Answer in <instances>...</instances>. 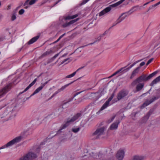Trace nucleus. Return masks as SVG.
<instances>
[{
	"label": "nucleus",
	"instance_id": "nucleus-1",
	"mask_svg": "<svg viewBox=\"0 0 160 160\" xmlns=\"http://www.w3.org/2000/svg\"><path fill=\"white\" fill-rule=\"evenodd\" d=\"M104 156V155L101 152H100L98 153H95L93 152H91L89 154L87 153L86 154H85L83 156L82 158L84 159H92V158L98 159H101Z\"/></svg>",
	"mask_w": 160,
	"mask_h": 160
},
{
	"label": "nucleus",
	"instance_id": "nucleus-2",
	"mask_svg": "<svg viewBox=\"0 0 160 160\" xmlns=\"http://www.w3.org/2000/svg\"><path fill=\"white\" fill-rule=\"evenodd\" d=\"M105 128L102 127L97 128L92 135V139H98L102 138V136L105 134Z\"/></svg>",
	"mask_w": 160,
	"mask_h": 160
},
{
	"label": "nucleus",
	"instance_id": "nucleus-3",
	"mask_svg": "<svg viewBox=\"0 0 160 160\" xmlns=\"http://www.w3.org/2000/svg\"><path fill=\"white\" fill-rule=\"evenodd\" d=\"M81 113H78L75 115L73 117L69 120H68L67 122L64 124H62L61 127L60 129L58 131V133L61 131L62 129L66 128L71 123L78 119L81 116Z\"/></svg>",
	"mask_w": 160,
	"mask_h": 160
},
{
	"label": "nucleus",
	"instance_id": "nucleus-4",
	"mask_svg": "<svg viewBox=\"0 0 160 160\" xmlns=\"http://www.w3.org/2000/svg\"><path fill=\"white\" fill-rule=\"evenodd\" d=\"M22 138V137L21 136L16 137L8 142L6 144L1 147L0 148V149L8 148L12 146L13 145L21 141Z\"/></svg>",
	"mask_w": 160,
	"mask_h": 160
},
{
	"label": "nucleus",
	"instance_id": "nucleus-5",
	"mask_svg": "<svg viewBox=\"0 0 160 160\" xmlns=\"http://www.w3.org/2000/svg\"><path fill=\"white\" fill-rule=\"evenodd\" d=\"M22 138V137L21 136L16 137L8 142L6 144L1 147L0 148V149L8 148L12 146L13 145L21 141Z\"/></svg>",
	"mask_w": 160,
	"mask_h": 160
},
{
	"label": "nucleus",
	"instance_id": "nucleus-6",
	"mask_svg": "<svg viewBox=\"0 0 160 160\" xmlns=\"http://www.w3.org/2000/svg\"><path fill=\"white\" fill-rule=\"evenodd\" d=\"M12 88V83H10L0 89V98L3 97Z\"/></svg>",
	"mask_w": 160,
	"mask_h": 160
},
{
	"label": "nucleus",
	"instance_id": "nucleus-7",
	"mask_svg": "<svg viewBox=\"0 0 160 160\" xmlns=\"http://www.w3.org/2000/svg\"><path fill=\"white\" fill-rule=\"evenodd\" d=\"M37 157L36 154L32 152H29L27 154L21 157L20 160H32Z\"/></svg>",
	"mask_w": 160,
	"mask_h": 160
},
{
	"label": "nucleus",
	"instance_id": "nucleus-8",
	"mask_svg": "<svg viewBox=\"0 0 160 160\" xmlns=\"http://www.w3.org/2000/svg\"><path fill=\"white\" fill-rule=\"evenodd\" d=\"M125 153V150L124 149H119L116 154V158L118 160H122L124 157Z\"/></svg>",
	"mask_w": 160,
	"mask_h": 160
},
{
	"label": "nucleus",
	"instance_id": "nucleus-9",
	"mask_svg": "<svg viewBox=\"0 0 160 160\" xmlns=\"http://www.w3.org/2000/svg\"><path fill=\"white\" fill-rule=\"evenodd\" d=\"M131 11V10L129 12L122 14L117 19L115 23L113 25L112 27L115 26L116 25L121 22L122 21L124 20L126 17H127L128 15V13Z\"/></svg>",
	"mask_w": 160,
	"mask_h": 160
},
{
	"label": "nucleus",
	"instance_id": "nucleus-10",
	"mask_svg": "<svg viewBox=\"0 0 160 160\" xmlns=\"http://www.w3.org/2000/svg\"><path fill=\"white\" fill-rule=\"evenodd\" d=\"M128 93V91L126 90H122L120 91L117 95V98L118 100L123 98L124 97L127 96Z\"/></svg>",
	"mask_w": 160,
	"mask_h": 160
},
{
	"label": "nucleus",
	"instance_id": "nucleus-11",
	"mask_svg": "<svg viewBox=\"0 0 160 160\" xmlns=\"http://www.w3.org/2000/svg\"><path fill=\"white\" fill-rule=\"evenodd\" d=\"M112 99L111 98H109L108 100L102 106L99 110L97 112V114H99L100 113L101 111L107 108L109 106V102Z\"/></svg>",
	"mask_w": 160,
	"mask_h": 160
},
{
	"label": "nucleus",
	"instance_id": "nucleus-12",
	"mask_svg": "<svg viewBox=\"0 0 160 160\" xmlns=\"http://www.w3.org/2000/svg\"><path fill=\"white\" fill-rule=\"evenodd\" d=\"M146 158V157L143 155H136L133 156L131 160H145Z\"/></svg>",
	"mask_w": 160,
	"mask_h": 160
},
{
	"label": "nucleus",
	"instance_id": "nucleus-13",
	"mask_svg": "<svg viewBox=\"0 0 160 160\" xmlns=\"http://www.w3.org/2000/svg\"><path fill=\"white\" fill-rule=\"evenodd\" d=\"M48 82V81L45 82L44 83H42L41 85L38 88L33 92V93L31 95L30 97H31L35 94L38 93L45 86V85Z\"/></svg>",
	"mask_w": 160,
	"mask_h": 160
},
{
	"label": "nucleus",
	"instance_id": "nucleus-14",
	"mask_svg": "<svg viewBox=\"0 0 160 160\" xmlns=\"http://www.w3.org/2000/svg\"><path fill=\"white\" fill-rule=\"evenodd\" d=\"M157 98L156 97H154L151 99L150 101L148 100L145 102L142 105V106H141V108H143L149 105L151 103L154 101L155 100H156Z\"/></svg>",
	"mask_w": 160,
	"mask_h": 160
},
{
	"label": "nucleus",
	"instance_id": "nucleus-15",
	"mask_svg": "<svg viewBox=\"0 0 160 160\" xmlns=\"http://www.w3.org/2000/svg\"><path fill=\"white\" fill-rule=\"evenodd\" d=\"M111 8L110 7H107L99 12V16L101 17L104 15L109 12Z\"/></svg>",
	"mask_w": 160,
	"mask_h": 160
},
{
	"label": "nucleus",
	"instance_id": "nucleus-16",
	"mask_svg": "<svg viewBox=\"0 0 160 160\" xmlns=\"http://www.w3.org/2000/svg\"><path fill=\"white\" fill-rule=\"evenodd\" d=\"M120 122L119 120L113 123L110 126V128L111 130H113L117 128L118 125Z\"/></svg>",
	"mask_w": 160,
	"mask_h": 160
},
{
	"label": "nucleus",
	"instance_id": "nucleus-17",
	"mask_svg": "<svg viewBox=\"0 0 160 160\" xmlns=\"http://www.w3.org/2000/svg\"><path fill=\"white\" fill-rule=\"evenodd\" d=\"M79 20L78 18H76V19L71 20L68 22H66L62 26L63 27H66L74 23Z\"/></svg>",
	"mask_w": 160,
	"mask_h": 160
},
{
	"label": "nucleus",
	"instance_id": "nucleus-18",
	"mask_svg": "<svg viewBox=\"0 0 160 160\" xmlns=\"http://www.w3.org/2000/svg\"><path fill=\"white\" fill-rule=\"evenodd\" d=\"M140 68V67H137L133 71L130 78V79H132L138 73Z\"/></svg>",
	"mask_w": 160,
	"mask_h": 160
},
{
	"label": "nucleus",
	"instance_id": "nucleus-19",
	"mask_svg": "<svg viewBox=\"0 0 160 160\" xmlns=\"http://www.w3.org/2000/svg\"><path fill=\"white\" fill-rule=\"evenodd\" d=\"M37 80V79L35 78L34 79V80L24 90V91H23L22 92H20V94H22L24 92H26L27 91L29 88H30L32 86H33L36 82Z\"/></svg>",
	"mask_w": 160,
	"mask_h": 160
},
{
	"label": "nucleus",
	"instance_id": "nucleus-20",
	"mask_svg": "<svg viewBox=\"0 0 160 160\" xmlns=\"http://www.w3.org/2000/svg\"><path fill=\"white\" fill-rule=\"evenodd\" d=\"M137 79L139 82L142 81H147V76L144 75H142Z\"/></svg>",
	"mask_w": 160,
	"mask_h": 160
},
{
	"label": "nucleus",
	"instance_id": "nucleus-21",
	"mask_svg": "<svg viewBox=\"0 0 160 160\" xmlns=\"http://www.w3.org/2000/svg\"><path fill=\"white\" fill-rule=\"evenodd\" d=\"M39 38V36H36L31 39L28 42L29 45L32 44L35 42Z\"/></svg>",
	"mask_w": 160,
	"mask_h": 160
},
{
	"label": "nucleus",
	"instance_id": "nucleus-22",
	"mask_svg": "<svg viewBox=\"0 0 160 160\" xmlns=\"http://www.w3.org/2000/svg\"><path fill=\"white\" fill-rule=\"evenodd\" d=\"M125 0H121L120 1L118 2L114 3L113 4H112L111 5H110L108 7H110V8H111V10L112 9V8L113 7H117L119 5H120L121 4L122 2H123Z\"/></svg>",
	"mask_w": 160,
	"mask_h": 160
},
{
	"label": "nucleus",
	"instance_id": "nucleus-23",
	"mask_svg": "<svg viewBox=\"0 0 160 160\" xmlns=\"http://www.w3.org/2000/svg\"><path fill=\"white\" fill-rule=\"evenodd\" d=\"M160 81V75L154 79L151 83L150 86H153Z\"/></svg>",
	"mask_w": 160,
	"mask_h": 160
},
{
	"label": "nucleus",
	"instance_id": "nucleus-24",
	"mask_svg": "<svg viewBox=\"0 0 160 160\" xmlns=\"http://www.w3.org/2000/svg\"><path fill=\"white\" fill-rule=\"evenodd\" d=\"M83 68V67H82L81 68H79L75 72H73L72 74H71L70 75H68L67 76H66V78H71L72 77H73L76 74L77 72L79 70L81 69L82 68Z\"/></svg>",
	"mask_w": 160,
	"mask_h": 160
},
{
	"label": "nucleus",
	"instance_id": "nucleus-25",
	"mask_svg": "<svg viewBox=\"0 0 160 160\" xmlns=\"http://www.w3.org/2000/svg\"><path fill=\"white\" fill-rule=\"evenodd\" d=\"M136 64V63L135 62H134L129 67L126 68V67H123V71H124V72H125L129 71L130 69H131L132 68L133 66H134Z\"/></svg>",
	"mask_w": 160,
	"mask_h": 160
},
{
	"label": "nucleus",
	"instance_id": "nucleus-26",
	"mask_svg": "<svg viewBox=\"0 0 160 160\" xmlns=\"http://www.w3.org/2000/svg\"><path fill=\"white\" fill-rule=\"evenodd\" d=\"M144 84L139 83L137 85L136 87V90L137 91H139L141 90L143 87Z\"/></svg>",
	"mask_w": 160,
	"mask_h": 160
},
{
	"label": "nucleus",
	"instance_id": "nucleus-27",
	"mask_svg": "<svg viewBox=\"0 0 160 160\" xmlns=\"http://www.w3.org/2000/svg\"><path fill=\"white\" fill-rule=\"evenodd\" d=\"M78 16V15L77 14H76L72 16H68L65 17V20L73 19L77 18Z\"/></svg>",
	"mask_w": 160,
	"mask_h": 160
},
{
	"label": "nucleus",
	"instance_id": "nucleus-28",
	"mask_svg": "<svg viewBox=\"0 0 160 160\" xmlns=\"http://www.w3.org/2000/svg\"><path fill=\"white\" fill-rule=\"evenodd\" d=\"M72 83H73V82H72L69 83H68V84H66L64 86H63L61 88L59 89L60 91H62L64 90L66 87H67L69 85H70L71 84H72Z\"/></svg>",
	"mask_w": 160,
	"mask_h": 160
},
{
	"label": "nucleus",
	"instance_id": "nucleus-29",
	"mask_svg": "<svg viewBox=\"0 0 160 160\" xmlns=\"http://www.w3.org/2000/svg\"><path fill=\"white\" fill-rule=\"evenodd\" d=\"M123 69H124V68H120V69H119V70H118L115 73H114L111 76V77H112V76H115V75L116 74H117L118 73H119V72H123V73H124V71H123Z\"/></svg>",
	"mask_w": 160,
	"mask_h": 160
},
{
	"label": "nucleus",
	"instance_id": "nucleus-30",
	"mask_svg": "<svg viewBox=\"0 0 160 160\" xmlns=\"http://www.w3.org/2000/svg\"><path fill=\"white\" fill-rule=\"evenodd\" d=\"M16 13L15 12L13 13L12 14L11 16V20L12 21H14L16 19Z\"/></svg>",
	"mask_w": 160,
	"mask_h": 160
},
{
	"label": "nucleus",
	"instance_id": "nucleus-31",
	"mask_svg": "<svg viewBox=\"0 0 160 160\" xmlns=\"http://www.w3.org/2000/svg\"><path fill=\"white\" fill-rule=\"evenodd\" d=\"M80 130L79 128H73L72 129V131L74 133H77Z\"/></svg>",
	"mask_w": 160,
	"mask_h": 160
},
{
	"label": "nucleus",
	"instance_id": "nucleus-32",
	"mask_svg": "<svg viewBox=\"0 0 160 160\" xmlns=\"http://www.w3.org/2000/svg\"><path fill=\"white\" fill-rule=\"evenodd\" d=\"M139 82L137 79H136L135 80H134L131 83V86L134 87L135 86L136 84L138 83Z\"/></svg>",
	"mask_w": 160,
	"mask_h": 160
},
{
	"label": "nucleus",
	"instance_id": "nucleus-33",
	"mask_svg": "<svg viewBox=\"0 0 160 160\" xmlns=\"http://www.w3.org/2000/svg\"><path fill=\"white\" fill-rule=\"evenodd\" d=\"M36 1V0H31L29 2V3L28 2V4L27 5H32L34 4Z\"/></svg>",
	"mask_w": 160,
	"mask_h": 160
},
{
	"label": "nucleus",
	"instance_id": "nucleus-34",
	"mask_svg": "<svg viewBox=\"0 0 160 160\" xmlns=\"http://www.w3.org/2000/svg\"><path fill=\"white\" fill-rule=\"evenodd\" d=\"M69 58L65 59L64 61H63L61 62V64H63L64 63H65V64L68 63V62H70V61H68L67 62H66L67 61H68V60H69Z\"/></svg>",
	"mask_w": 160,
	"mask_h": 160
},
{
	"label": "nucleus",
	"instance_id": "nucleus-35",
	"mask_svg": "<svg viewBox=\"0 0 160 160\" xmlns=\"http://www.w3.org/2000/svg\"><path fill=\"white\" fill-rule=\"evenodd\" d=\"M62 156H58L56 158V160H64Z\"/></svg>",
	"mask_w": 160,
	"mask_h": 160
},
{
	"label": "nucleus",
	"instance_id": "nucleus-36",
	"mask_svg": "<svg viewBox=\"0 0 160 160\" xmlns=\"http://www.w3.org/2000/svg\"><path fill=\"white\" fill-rule=\"evenodd\" d=\"M157 47H158L157 48V49L160 47V42H156L154 46V48H156Z\"/></svg>",
	"mask_w": 160,
	"mask_h": 160
},
{
	"label": "nucleus",
	"instance_id": "nucleus-37",
	"mask_svg": "<svg viewBox=\"0 0 160 160\" xmlns=\"http://www.w3.org/2000/svg\"><path fill=\"white\" fill-rule=\"evenodd\" d=\"M61 92L60 91L59 89L57 91H56L51 96V98H52L55 96H56L57 94H58V93Z\"/></svg>",
	"mask_w": 160,
	"mask_h": 160
},
{
	"label": "nucleus",
	"instance_id": "nucleus-38",
	"mask_svg": "<svg viewBox=\"0 0 160 160\" xmlns=\"http://www.w3.org/2000/svg\"><path fill=\"white\" fill-rule=\"evenodd\" d=\"M24 10L23 9H21L19 11L18 13L20 15H22L24 13Z\"/></svg>",
	"mask_w": 160,
	"mask_h": 160
},
{
	"label": "nucleus",
	"instance_id": "nucleus-39",
	"mask_svg": "<svg viewBox=\"0 0 160 160\" xmlns=\"http://www.w3.org/2000/svg\"><path fill=\"white\" fill-rule=\"evenodd\" d=\"M115 117V116H113L110 119L108 120V122L110 123L111 122H112L114 119Z\"/></svg>",
	"mask_w": 160,
	"mask_h": 160
},
{
	"label": "nucleus",
	"instance_id": "nucleus-40",
	"mask_svg": "<svg viewBox=\"0 0 160 160\" xmlns=\"http://www.w3.org/2000/svg\"><path fill=\"white\" fill-rule=\"evenodd\" d=\"M60 53H58L56 55H55L51 59L52 60H53L55 59L59 55Z\"/></svg>",
	"mask_w": 160,
	"mask_h": 160
},
{
	"label": "nucleus",
	"instance_id": "nucleus-41",
	"mask_svg": "<svg viewBox=\"0 0 160 160\" xmlns=\"http://www.w3.org/2000/svg\"><path fill=\"white\" fill-rule=\"evenodd\" d=\"M52 51L51 50L45 52L43 54L45 55H48Z\"/></svg>",
	"mask_w": 160,
	"mask_h": 160
},
{
	"label": "nucleus",
	"instance_id": "nucleus-42",
	"mask_svg": "<svg viewBox=\"0 0 160 160\" xmlns=\"http://www.w3.org/2000/svg\"><path fill=\"white\" fill-rule=\"evenodd\" d=\"M90 0H83L82 1V2L81 3L82 5H83L86 4L87 2L88 1Z\"/></svg>",
	"mask_w": 160,
	"mask_h": 160
},
{
	"label": "nucleus",
	"instance_id": "nucleus-43",
	"mask_svg": "<svg viewBox=\"0 0 160 160\" xmlns=\"http://www.w3.org/2000/svg\"><path fill=\"white\" fill-rule=\"evenodd\" d=\"M72 99H73V98H72V99L71 100H69L68 101H67V102H64V103H63V104H62V108H63L64 106L65 105V104H67V103H68V102H70L71 101V100H72Z\"/></svg>",
	"mask_w": 160,
	"mask_h": 160
},
{
	"label": "nucleus",
	"instance_id": "nucleus-44",
	"mask_svg": "<svg viewBox=\"0 0 160 160\" xmlns=\"http://www.w3.org/2000/svg\"><path fill=\"white\" fill-rule=\"evenodd\" d=\"M153 59V58H152L150 59L148 61L146 65H148V64H149L152 62Z\"/></svg>",
	"mask_w": 160,
	"mask_h": 160
},
{
	"label": "nucleus",
	"instance_id": "nucleus-45",
	"mask_svg": "<svg viewBox=\"0 0 160 160\" xmlns=\"http://www.w3.org/2000/svg\"><path fill=\"white\" fill-rule=\"evenodd\" d=\"M158 72V71H156L151 74V75L152 76V77H153Z\"/></svg>",
	"mask_w": 160,
	"mask_h": 160
},
{
	"label": "nucleus",
	"instance_id": "nucleus-46",
	"mask_svg": "<svg viewBox=\"0 0 160 160\" xmlns=\"http://www.w3.org/2000/svg\"><path fill=\"white\" fill-rule=\"evenodd\" d=\"M30 0H27L24 4V6H26V5H27L28 4V2H29Z\"/></svg>",
	"mask_w": 160,
	"mask_h": 160
},
{
	"label": "nucleus",
	"instance_id": "nucleus-47",
	"mask_svg": "<svg viewBox=\"0 0 160 160\" xmlns=\"http://www.w3.org/2000/svg\"><path fill=\"white\" fill-rule=\"evenodd\" d=\"M152 76L151 75V74H150L149 76H148V77H147V80L150 79H151V78H152Z\"/></svg>",
	"mask_w": 160,
	"mask_h": 160
},
{
	"label": "nucleus",
	"instance_id": "nucleus-48",
	"mask_svg": "<svg viewBox=\"0 0 160 160\" xmlns=\"http://www.w3.org/2000/svg\"><path fill=\"white\" fill-rule=\"evenodd\" d=\"M102 37L101 36V35H100L99 36H98V38H97V40H96V41H99L101 39V38Z\"/></svg>",
	"mask_w": 160,
	"mask_h": 160
},
{
	"label": "nucleus",
	"instance_id": "nucleus-49",
	"mask_svg": "<svg viewBox=\"0 0 160 160\" xmlns=\"http://www.w3.org/2000/svg\"><path fill=\"white\" fill-rule=\"evenodd\" d=\"M145 64V62H142L140 64V66L141 67L144 66Z\"/></svg>",
	"mask_w": 160,
	"mask_h": 160
},
{
	"label": "nucleus",
	"instance_id": "nucleus-50",
	"mask_svg": "<svg viewBox=\"0 0 160 160\" xmlns=\"http://www.w3.org/2000/svg\"><path fill=\"white\" fill-rule=\"evenodd\" d=\"M106 92V91H105L104 89L101 92V95H104Z\"/></svg>",
	"mask_w": 160,
	"mask_h": 160
},
{
	"label": "nucleus",
	"instance_id": "nucleus-51",
	"mask_svg": "<svg viewBox=\"0 0 160 160\" xmlns=\"http://www.w3.org/2000/svg\"><path fill=\"white\" fill-rule=\"evenodd\" d=\"M5 39V38L3 37H0V42L3 41Z\"/></svg>",
	"mask_w": 160,
	"mask_h": 160
},
{
	"label": "nucleus",
	"instance_id": "nucleus-52",
	"mask_svg": "<svg viewBox=\"0 0 160 160\" xmlns=\"http://www.w3.org/2000/svg\"><path fill=\"white\" fill-rule=\"evenodd\" d=\"M11 6L12 5L11 4L8 5L7 6V10H9L11 8Z\"/></svg>",
	"mask_w": 160,
	"mask_h": 160
},
{
	"label": "nucleus",
	"instance_id": "nucleus-53",
	"mask_svg": "<svg viewBox=\"0 0 160 160\" xmlns=\"http://www.w3.org/2000/svg\"><path fill=\"white\" fill-rule=\"evenodd\" d=\"M40 148L39 147L37 148L36 150H35V152H38L40 151Z\"/></svg>",
	"mask_w": 160,
	"mask_h": 160
},
{
	"label": "nucleus",
	"instance_id": "nucleus-54",
	"mask_svg": "<svg viewBox=\"0 0 160 160\" xmlns=\"http://www.w3.org/2000/svg\"><path fill=\"white\" fill-rule=\"evenodd\" d=\"M3 17V15L1 13H0V22L1 21Z\"/></svg>",
	"mask_w": 160,
	"mask_h": 160
},
{
	"label": "nucleus",
	"instance_id": "nucleus-55",
	"mask_svg": "<svg viewBox=\"0 0 160 160\" xmlns=\"http://www.w3.org/2000/svg\"><path fill=\"white\" fill-rule=\"evenodd\" d=\"M107 33V31H105L102 34H101V36L102 37H103Z\"/></svg>",
	"mask_w": 160,
	"mask_h": 160
},
{
	"label": "nucleus",
	"instance_id": "nucleus-56",
	"mask_svg": "<svg viewBox=\"0 0 160 160\" xmlns=\"http://www.w3.org/2000/svg\"><path fill=\"white\" fill-rule=\"evenodd\" d=\"M62 0H58V1H57V2H56L55 3V4L52 6V7H53L55 5H56V4H58L59 2H60Z\"/></svg>",
	"mask_w": 160,
	"mask_h": 160
},
{
	"label": "nucleus",
	"instance_id": "nucleus-57",
	"mask_svg": "<svg viewBox=\"0 0 160 160\" xmlns=\"http://www.w3.org/2000/svg\"><path fill=\"white\" fill-rule=\"evenodd\" d=\"M114 96V93H113L112 94L111 96H110V97L109 98H111L112 100V99L113 98Z\"/></svg>",
	"mask_w": 160,
	"mask_h": 160
},
{
	"label": "nucleus",
	"instance_id": "nucleus-58",
	"mask_svg": "<svg viewBox=\"0 0 160 160\" xmlns=\"http://www.w3.org/2000/svg\"><path fill=\"white\" fill-rule=\"evenodd\" d=\"M60 39L59 38L56 41H55V42H54L53 43H56L57 42H58V41H59L60 40Z\"/></svg>",
	"mask_w": 160,
	"mask_h": 160
},
{
	"label": "nucleus",
	"instance_id": "nucleus-59",
	"mask_svg": "<svg viewBox=\"0 0 160 160\" xmlns=\"http://www.w3.org/2000/svg\"><path fill=\"white\" fill-rule=\"evenodd\" d=\"M142 59H140V60H138L137 61H136V62H135V63H136V64L137 63H138L139 62L141 61Z\"/></svg>",
	"mask_w": 160,
	"mask_h": 160
},
{
	"label": "nucleus",
	"instance_id": "nucleus-60",
	"mask_svg": "<svg viewBox=\"0 0 160 160\" xmlns=\"http://www.w3.org/2000/svg\"><path fill=\"white\" fill-rule=\"evenodd\" d=\"M67 55V53H66L62 55L61 57L62 58L65 57Z\"/></svg>",
	"mask_w": 160,
	"mask_h": 160
},
{
	"label": "nucleus",
	"instance_id": "nucleus-61",
	"mask_svg": "<svg viewBox=\"0 0 160 160\" xmlns=\"http://www.w3.org/2000/svg\"><path fill=\"white\" fill-rule=\"evenodd\" d=\"M65 33H64L62 35H61L60 37H59V38L60 39H61V38L65 35Z\"/></svg>",
	"mask_w": 160,
	"mask_h": 160
},
{
	"label": "nucleus",
	"instance_id": "nucleus-62",
	"mask_svg": "<svg viewBox=\"0 0 160 160\" xmlns=\"http://www.w3.org/2000/svg\"><path fill=\"white\" fill-rule=\"evenodd\" d=\"M150 2H147V3H145V4H144V6H145V5H147V4H148V3H149Z\"/></svg>",
	"mask_w": 160,
	"mask_h": 160
},
{
	"label": "nucleus",
	"instance_id": "nucleus-63",
	"mask_svg": "<svg viewBox=\"0 0 160 160\" xmlns=\"http://www.w3.org/2000/svg\"><path fill=\"white\" fill-rule=\"evenodd\" d=\"M81 92H78L75 96H75L76 95H78V94H80V93Z\"/></svg>",
	"mask_w": 160,
	"mask_h": 160
},
{
	"label": "nucleus",
	"instance_id": "nucleus-64",
	"mask_svg": "<svg viewBox=\"0 0 160 160\" xmlns=\"http://www.w3.org/2000/svg\"><path fill=\"white\" fill-rule=\"evenodd\" d=\"M156 6H156V4H154V5H153L152 6H153V7H156Z\"/></svg>",
	"mask_w": 160,
	"mask_h": 160
}]
</instances>
